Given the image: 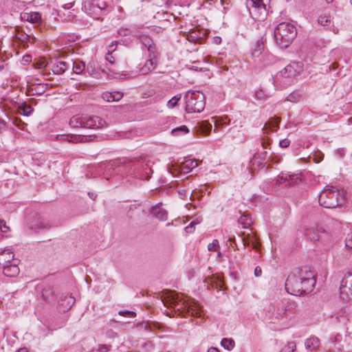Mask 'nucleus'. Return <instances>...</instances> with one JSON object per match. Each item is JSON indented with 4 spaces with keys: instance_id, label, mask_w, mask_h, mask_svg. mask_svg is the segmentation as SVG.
I'll return each mask as SVG.
<instances>
[{
    "instance_id": "f257e3e1",
    "label": "nucleus",
    "mask_w": 352,
    "mask_h": 352,
    "mask_svg": "<svg viewBox=\"0 0 352 352\" xmlns=\"http://www.w3.org/2000/svg\"><path fill=\"white\" fill-rule=\"evenodd\" d=\"M297 34L295 27L289 23H280L274 30V36L276 43L280 48L289 47Z\"/></svg>"
},
{
    "instance_id": "f03ea898",
    "label": "nucleus",
    "mask_w": 352,
    "mask_h": 352,
    "mask_svg": "<svg viewBox=\"0 0 352 352\" xmlns=\"http://www.w3.org/2000/svg\"><path fill=\"white\" fill-rule=\"evenodd\" d=\"M302 71L300 62H292L283 69V74L287 73V78H283L282 74H276L273 77V83L277 89H283L292 85L294 78Z\"/></svg>"
},
{
    "instance_id": "7ed1b4c3",
    "label": "nucleus",
    "mask_w": 352,
    "mask_h": 352,
    "mask_svg": "<svg viewBox=\"0 0 352 352\" xmlns=\"http://www.w3.org/2000/svg\"><path fill=\"white\" fill-rule=\"evenodd\" d=\"M302 71L300 62H292L283 69V74L287 73V78H283L282 74H276L273 77V83L277 89H283L292 85L294 78Z\"/></svg>"
},
{
    "instance_id": "20e7f679",
    "label": "nucleus",
    "mask_w": 352,
    "mask_h": 352,
    "mask_svg": "<svg viewBox=\"0 0 352 352\" xmlns=\"http://www.w3.org/2000/svg\"><path fill=\"white\" fill-rule=\"evenodd\" d=\"M186 113H200L205 108V96L198 91H188L185 95Z\"/></svg>"
},
{
    "instance_id": "39448f33",
    "label": "nucleus",
    "mask_w": 352,
    "mask_h": 352,
    "mask_svg": "<svg viewBox=\"0 0 352 352\" xmlns=\"http://www.w3.org/2000/svg\"><path fill=\"white\" fill-rule=\"evenodd\" d=\"M340 192L333 186H326L319 195L318 201L321 206L327 208H333L339 205L338 196Z\"/></svg>"
},
{
    "instance_id": "423d86ee",
    "label": "nucleus",
    "mask_w": 352,
    "mask_h": 352,
    "mask_svg": "<svg viewBox=\"0 0 352 352\" xmlns=\"http://www.w3.org/2000/svg\"><path fill=\"white\" fill-rule=\"evenodd\" d=\"M302 270L298 275L296 274H291L288 276L285 282L286 291L294 296L302 295Z\"/></svg>"
},
{
    "instance_id": "0eeeda50",
    "label": "nucleus",
    "mask_w": 352,
    "mask_h": 352,
    "mask_svg": "<svg viewBox=\"0 0 352 352\" xmlns=\"http://www.w3.org/2000/svg\"><path fill=\"white\" fill-rule=\"evenodd\" d=\"M134 170L135 177L142 180L149 179L153 173L150 162L145 160H142L135 164Z\"/></svg>"
},
{
    "instance_id": "6e6552de",
    "label": "nucleus",
    "mask_w": 352,
    "mask_h": 352,
    "mask_svg": "<svg viewBox=\"0 0 352 352\" xmlns=\"http://www.w3.org/2000/svg\"><path fill=\"white\" fill-rule=\"evenodd\" d=\"M316 279L313 272L305 270L302 271V295L311 292L315 286Z\"/></svg>"
},
{
    "instance_id": "1a4fd4ad",
    "label": "nucleus",
    "mask_w": 352,
    "mask_h": 352,
    "mask_svg": "<svg viewBox=\"0 0 352 352\" xmlns=\"http://www.w3.org/2000/svg\"><path fill=\"white\" fill-rule=\"evenodd\" d=\"M164 306L175 309L179 305V298L175 292H167L162 295Z\"/></svg>"
},
{
    "instance_id": "9d476101",
    "label": "nucleus",
    "mask_w": 352,
    "mask_h": 352,
    "mask_svg": "<svg viewBox=\"0 0 352 352\" xmlns=\"http://www.w3.org/2000/svg\"><path fill=\"white\" fill-rule=\"evenodd\" d=\"M85 12L95 19H98L101 14V10L98 8L97 4L94 0H85L84 1Z\"/></svg>"
},
{
    "instance_id": "9b49d317",
    "label": "nucleus",
    "mask_w": 352,
    "mask_h": 352,
    "mask_svg": "<svg viewBox=\"0 0 352 352\" xmlns=\"http://www.w3.org/2000/svg\"><path fill=\"white\" fill-rule=\"evenodd\" d=\"M105 124V121L98 116L84 117V128L98 129Z\"/></svg>"
},
{
    "instance_id": "f8f14e48",
    "label": "nucleus",
    "mask_w": 352,
    "mask_h": 352,
    "mask_svg": "<svg viewBox=\"0 0 352 352\" xmlns=\"http://www.w3.org/2000/svg\"><path fill=\"white\" fill-rule=\"evenodd\" d=\"M153 215L160 221H165L168 219V212L162 207V204L159 203L151 208Z\"/></svg>"
},
{
    "instance_id": "ddd939ff",
    "label": "nucleus",
    "mask_w": 352,
    "mask_h": 352,
    "mask_svg": "<svg viewBox=\"0 0 352 352\" xmlns=\"http://www.w3.org/2000/svg\"><path fill=\"white\" fill-rule=\"evenodd\" d=\"M14 260V254L8 248L0 249V265L3 267Z\"/></svg>"
},
{
    "instance_id": "4468645a",
    "label": "nucleus",
    "mask_w": 352,
    "mask_h": 352,
    "mask_svg": "<svg viewBox=\"0 0 352 352\" xmlns=\"http://www.w3.org/2000/svg\"><path fill=\"white\" fill-rule=\"evenodd\" d=\"M70 67V64L63 60H56L52 66V70L54 74H63Z\"/></svg>"
},
{
    "instance_id": "2eb2a0df",
    "label": "nucleus",
    "mask_w": 352,
    "mask_h": 352,
    "mask_svg": "<svg viewBox=\"0 0 352 352\" xmlns=\"http://www.w3.org/2000/svg\"><path fill=\"white\" fill-rule=\"evenodd\" d=\"M19 267L17 263H8L3 267V273L8 277H15L19 274Z\"/></svg>"
},
{
    "instance_id": "dca6fc26",
    "label": "nucleus",
    "mask_w": 352,
    "mask_h": 352,
    "mask_svg": "<svg viewBox=\"0 0 352 352\" xmlns=\"http://www.w3.org/2000/svg\"><path fill=\"white\" fill-rule=\"evenodd\" d=\"M140 42L145 47H146L149 55L155 57L156 48L153 41L149 36L146 35H142L140 37Z\"/></svg>"
},
{
    "instance_id": "f3484780",
    "label": "nucleus",
    "mask_w": 352,
    "mask_h": 352,
    "mask_svg": "<svg viewBox=\"0 0 352 352\" xmlns=\"http://www.w3.org/2000/svg\"><path fill=\"white\" fill-rule=\"evenodd\" d=\"M183 305L185 307L184 309L188 314L195 317H201V308L196 302L192 301V303H187L186 305L183 303Z\"/></svg>"
},
{
    "instance_id": "a211bd4d",
    "label": "nucleus",
    "mask_w": 352,
    "mask_h": 352,
    "mask_svg": "<svg viewBox=\"0 0 352 352\" xmlns=\"http://www.w3.org/2000/svg\"><path fill=\"white\" fill-rule=\"evenodd\" d=\"M320 344V340L316 336H311L309 338L306 339L305 342V346L307 351L309 352H313L316 351Z\"/></svg>"
},
{
    "instance_id": "6ab92c4d",
    "label": "nucleus",
    "mask_w": 352,
    "mask_h": 352,
    "mask_svg": "<svg viewBox=\"0 0 352 352\" xmlns=\"http://www.w3.org/2000/svg\"><path fill=\"white\" fill-rule=\"evenodd\" d=\"M318 23L322 26H327V29L333 32L335 34H337L338 32V30L337 28H335L333 25H331V16L329 14L320 15L318 19Z\"/></svg>"
},
{
    "instance_id": "aec40b11",
    "label": "nucleus",
    "mask_w": 352,
    "mask_h": 352,
    "mask_svg": "<svg viewBox=\"0 0 352 352\" xmlns=\"http://www.w3.org/2000/svg\"><path fill=\"white\" fill-rule=\"evenodd\" d=\"M149 58L146 61L144 65L140 67V74L142 75H146L151 72L155 65V63L154 62V58L153 56L148 55Z\"/></svg>"
},
{
    "instance_id": "412c9836",
    "label": "nucleus",
    "mask_w": 352,
    "mask_h": 352,
    "mask_svg": "<svg viewBox=\"0 0 352 352\" xmlns=\"http://www.w3.org/2000/svg\"><path fill=\"white\" fill-rule=\"evenodd\" d=\"M263 48H264V45H263V42H261L259 40L256 41L252 45V48H251L250 54H251L252 57V58L259 57L262 54Z\"/></svg>"
},
{
    "instance_id": "4be33fe9",
    "label": "nucleus",
    "mask_w": 352,
    "mask_h": 352,
    "mask_svg": "<svg viewBox=\"0 0 352 352\" xmlns=\"http://www.w3.org/2000/svg\"><path fill=\"white\" fill-rule=\"evenodd\" d=\"M280 179H283L284 181H289V184L292 185L294 183H297L298 181L300 179V176L298 174H292L290 173H281Z\"/></svg>"
},
{
    "instance_id": "5701e85b",
    "label": "nucleus",
    "mask_w": 352,
    "mask_h": 352,
    "mask_svg": "<svg viewBox=\"0 0 352 352\" xmlns=\"http://www.w3.org/2000/svg\"><path fill=\"white\" fill-rule=\"evenodd\" d=\"M122 96L123 94L119 91L114 93L106 92L102 94V98L108 102L119 101Z\"/></svg>"
},
{
    "instance_id": "b1692460",
    "label": "nucleus",
    "mask_w": 352,
    "mask_h": 352,
    "mask_svg": "<svg viewBox=\"0 0 352 352\" xmlns=\"http://www.w3.org/2000/svg\"><path fill=\"white\" fill-rule=\"evenodd\" d=\"M197 166L198 163L197 160L191 159L187 160L183 163L182 166V171L184 173H188Z\"/></svg>"
},
{
    "instance_id": "393cba45",
    "label": "nucleus",
    "mask_w": 352,
    "mask_h": 352,
    "mask_svg": "<svg viewBox=\"0 0 352 352\" xmlns=\"http://www.w3.org/2000/svg\"><path fill=\"white\" fill-rule=\"evenodd\" d=\"M267 156V152L263 151L261 152H256L253 157V164H256L258 166L262 165L265 161Z\"/></svg>"
},
{
    "instance_id": "a878e982",
    "label": "nucleus",
    "mask_w": 352,
    "mask_h": 352,
    "mask_svg": "<svg viewBox=\"0 0 352 352\" xmlns=\"http://www.w3.org/2000/svg\"><path fill=\"white\" fill-rule=\"evenodd\" d=\"M252 10L250 12L252 14L253 12L260 11L261 14L263 13V16H265V5L263 3L262 0H252Z\"/></svg>"
},
{
    "instance_id": "bb28decb",
    "label": "nucleus",
    "mask_w": 352,
    "mask_h": 352,
    "mask_svg": "<svg viewBox=\"0 0 352 352\" xmlns=\"http://www.w3.org/2000/svg\"><path fill=\"white\" fill-rule=\"evenodd\" d=\"M296 307L294 302H282V309L284 310L283 312H278V317L284 318L287 316L288 313L291 311V310L295 309Z\"/></svg>"
},
{
    "instance_id": "cd10ccee",
    "label": "nucleus",
    "mask_w": 352,
    "mask_h": 352,
    "mask_svg": "<svg viewBox=\"0 0 352 352\" xmlns=\"http://www.w3.org/2000/svg\"><path fill=\"white\" fill-rule=\"evenodd\" d=\"M19 113L21 116H30L33 111V108L31 105L23 102L18 107Z\"/></svg>"
},
{
    "instance_id": "c85d7f7f",
    "label": "nucleus",
    "mask_w": 352,
    "mask_h": 352,
    "mask_svg": "<svg viewBox=\"0 0 352 352\" xmlns=\"http://www.w3.org/2000/svg\"><path fill=\"white\" fill-rule=\"evenodd\" d=\"M86 72H87L91 76L96 78H99V72L94 61H90L88 63Z\"/></svg>"
},
{
    "instance_id": "c756f323",
    "label": "nucleus",
    "mask_w": 352,
    "mask_h": 352,
    "mask_svg": "<svg viewBox=\"0 0 352 352\" xmlns=\"http://www.w3.org/2000/svg\"><path fill=\"white\" fill-rule=\"evenodd\" d=\"M69 125L74 128H84V117L73 116L69 120Z\"/></svg>"
},
{
    "instance_id": "7c9ffc66",
    "label": "nucleus",
    "mask_w": 352,
    "mask_h": 352,
    "mask_svg": "<svg viewBox=\"0 0 352 352\" xmlns=\"http://www.w3.org/2000/svg\"><path fill=\"white\" fill-rule=\"evenodd\" d=\"M73 72L77 74H82L85 69V64L79 60H76L72 63Z\"/></svg>"
},
{
    "instance_id": "2f4dec72",
    "label": "nucleus",
    "mask_w": 352,
    "mask_h": 352,
    "mask_svg": "<svg viewBox=\"0 0 352 352\" xmlns=\"http://www.w3.org/2000/svg\"><path fill=\"white\" fill-rule=\"evenodd\" d=\"M221 345L225 349L231 351L235 346L234 341L231 338H223L221 341Z\"/></svg>"
},
{
    "instance_id": "473e14b6",
    "label": "nucleus",
    "mask_w": 352,
    "mask_h": 352,
    "mask_svg": "<svg viewBox=\"0 0 352 352\" xmlns=\"http://www.w3.org/2000/svg\"><path fill=\"white\" fill-rule=\"evenodd\" d=\"M189 132L188 127L186 125H182L171 131V134L175 136L184 135Z\"/></svg>"
},
{
    "instance_id": "72a5a7b5",
    "label": "nucleus",
    "mask_w": 352,
    "mask_h": 352,
    "mask_svg": "<svg viewBox=\"0 0 352 352\" xmlns=\"http://www.w3.org/2000/svg\"><path fill=\"white\" fill-rule=\"evenodd\" d=\"M212 124L209 123L206 121H203L200 124V129L206 135H208L210 133V132L212 130Z\"/></svg>"
},
{
    "instance_id": "f704fd0d",
    "label": "nucleus",
    "mask_w": 352,
    "mask_h": 352,
    "mask_svg": "<svg viewBox=\"0 0 352 352\" xmlns=\"http://www.w3.org/2000/svg\"><path fill=\"white\" fill-rule=\"evenodd\" d=\"M280 122V119L278 118L272 119L266 123L264 126V129L267 130V127L268 126L270 131H273L272 128H278V124Z\"/></svg>"
},
{
    "instance_id": "c9c22d12",
    "label": "nucleus",
    "mask_w": 352,
    "mask_h": 352,
    "mask_svg": "<svg viewBox=\"0 0 352 352\" xmlns=\"http://www.w3.org/2000/svg\"><path fill=\"white\" fill-rule=\"evenodd\" d=\"M27 20L33 23H37L41 20V14L38 12H32L28 15Z\"/></svg>"
},
{
    "instance_id": "e433bc0d",
    "label": "nucleus",
    "mask_w": 352,
    "mask_h": 352,
    "mask_svg": "<svg viewBox=\"0 0 352 352\" xmlns=\"http://www.w3.org/2000/svg\"><path fill=\"white\" fill-rule=\"evenodd\" d=\"M98 8H100L101 12L104 10L108 6L109 0H94Z\"/></svg>"
},
{
    "instance_id": "4c0bfd02",
    "label": "nucleus",
    "mask_w": 352,
    "mask_h": 352,
    "mask_svg": "<svg viewBox=\"0 0 352 352\" xmlns=\"http://www.w3.org/2000/svg\"><path fill=\"white\" fill-rule=\"evenodd\" d=\"M230 122V120H228L227 118H221L218 120H214V124L215 126L214 131L220 126L228 124Z\"/></svg>"
},
{
    "instance_id": "58836bf2",
    "label": "nucleus",
    "mask_w": 352,
    "mask_h": 352,
    "mask_svg": "<svg viewBox=\"0 0 352 352\" xmlns=\"http://www.w3.org/2000/svg\"><path fill=\"white\" fill-rule=\"evenodd\" d=\"M181 99V95H176L174 97H173L170 100L168 101V106L170 108L175 107L177 104L178 101Z\"/></svg>"
},
{
    "instance_id": "ea45409f",
    "label": "nucleus",
    "mask_w": 352,
    "mask_h": 352,
    "mask_svg": "<svg viewBox=\"0 0 352 352\" xmlns=\"http://www.w3.org/2000/svg\"><path fill=\"white\" fill-rule=\"evenodd\" d=\"M219 246V241L217 239L213 240V241L208 244V249L210 252L217 251V248Z\"/></svg>"
},
{
    "instance_id": "a19ab883",
    "label": "nucleus",
    "mask_w": 352,
    "mask_h": 352,
    "mask_svg": "<svg viewBox=\"0 0 352 352\" xmlns=\"http://www.w3.org/2000/svg\"><path fill=\"white\" fill-rule=\"evenodd\" d=\"M119 314L127 317L134 318L136 316V313L132 311H120Z\"/></svg>"
},
{
    "instance_id": "79ce46f5",
    "label": "nucleus",
    "mask_w": 352,
    "mask_h": 352,
    "mask_svg": "<svg viewBox=\"0 0 352 352\" xmlns=\"http://www.w3.org/2000/svg\"><path fill=\"white\" fill-rule=\"evenodd\" d=\"M286 349L289 352H294L296 349V342L294 341L289 342L287 344Z\"/></svg>"
},
{
    "instance_id": "37998d69",
    "label": "nucleus",
    "mask_w": 352,
    "mask_h": 352,
    "mask_svg": "<svg viewBox=\"0 0 352 352\" xmlns=\"http://www.w3.org/2000/svg\"><path fill=\"white\" fill-rule=\"evenodd\" d=\"M345 245L349 249H352V233L349 234L345 240Z\"/></svg>"
},
{
    "instance_id": "c03bdc74",
    "label": "nucleus",
    "mask_w": 352,
    "mask_h": 352,
    "mask_svg": "<svg viewBox=\"0 0 352 352\" xmlns=\"http://www.w3.org/2000/svg\"><path fill=\"white\" fill-rule=\"evenodd\" d=\"M0 230L3 232H7L9 230V227L6 226L4 220L0 219Z\"/></svg>"
},
{
    "instance_id": "a18cd8bd",
    "label": "nucleus",
    "mask_w": 352,
    "mask_h": 352,
    "mask_svg": "<svg viewBox=\"0 0 352 352\" xmlns=\"http://www.w3.org/2000/svg\"><path fill=\"white\" fill-rule=\"evenodd\" d=\"M197 224L195 221H192L188 226L185 228L187 233H192L195 229V225Z\"/></svg>"
},
{
    "instance_id": "49530a36",
    "label": "nucleus",
    "mask_w": 352,
    "mask_h": 352,
    "mask_svg": "<svg viewBox=\"0 0 352 352\" xmlns=\"http://www.w3.org/2000/svg\"><path fill=\"white\" fill-rule=\"evenodd\" d=\"M290 144V141L288 139H283L279 142V146L282 148H287Z\"/></svg>"
},
{
    "instance_id": "de8ad7c7",
    "label": "nucleus",
    "mask_w": 352,
    "mask_h": 352,
    "mask_svg": "<svg viewBox=\"0 0 352 352\" xmlns=\"http://www.w3.org/2000/svg\"><path fill=\"white\" fill-rule=\"evenodd\" d=\"M66 300H67V306L68 307V309H70L72 305L74 303V298H72L71 296H69V297L65 296V300H62V301Z\"/></svg>"
},
{
    "instance_id": "09e8293b",
    "label": "nucleus",
    "mask_w": 352,
    "mask_h": 352,
    "mask_svg": "<svg viewBox=\"0 0 352 352\" xmlns=\"http://www.w3.org/2000/svg\"><path fill=\"white\" fill-rule=\"evenodd\" d=\"M116 47H117V43L116 42H112L109 46H108V52L107 53H111L112 54V52H113L116 49Z\"/></svg>"
},
{
    "instance_id": "8fccbe9b",
    "label": "nucleus",
    "mask_w": 352,
    "mask_h": 352,
    "mask_svg": "<svg viewBox=\"0 0 352 352\" xmlns=\"http://www.w3.org/2000/svg\"><path fill=\"white\" fill-rule=\"evenodd\" d=\"M105 59L107 61H108L111 64H113L114 63V58L112 56V54L111 53H107L105 56Z\"/></svg>"
},
{
    "instance_id": "3c124183",
    "label": "nucleus",
    "mask_w": 352,
    "mask_h": 352,
    "mask_svg": "<svg viewBox=\"0 0 352 352\" xmlns=\"http://www.w3.org/2000/svg\"><path fill=\"white\" fill-rule=\"evenodd\" d=\"M51 294L52 292L50 289H45L42 292V296L44 300H47L48 299V294Z\"/></svg>"
},
{
    "instance_id": "603ef678",
    "label": "nucleus",
    "mask_w": 352,
    "mask_h": 352,
    "mask_svg": "<svg viewBox=\"0 0 352 352\" xmlns=\"http://www.w3.org/2000/svg\"><path fill=\"white\" fill-rule=\"evenodd\" d=\"M284 310L282 309V302L281 303H279L278 305H277V309H276V312L275 314L276 315V318H278V319H280L281 318L278 317V312H283Z\"/></svg>"
},
{
    "instance_id": "864d4df0",
    "label": "nucleus",
    "mask_w": 352,
    "mask_h": 352,
    "mask_svg": "<svg viewBox=\"0 0 352 352\" xmlns=\"http://www.w3.org/2000/svg\"><path fill=\"white\" fill-rule=\"evenodd\" d=\"M110 349L109 346L102 344L99 346V351L100 352H108Z\"/></svg>"
},
{
    "instance_id": "5fc2aeb1",
    "label": "nucleus",
    "mask_w": 352,
    "mask_h": 352,
    "mask_svg": "<svg viewBox=\"0 0 352 352\" xmlns=\"http://www.w3.org/2000/svg\"><path fill=\"white\" fill-rule=\"evenodd\" d=\"M38 88H36L35 89H31L30 90V91H31V95H38V94H41L44 90H40V89H37Z\"/></svg>"
},
{
    "instance_id": "6e6d98bb",
    "label": "nucleus",
    "mask_w": 352,
    "mask_h": 352,
    "mask_svg": "<svg viewBox=\"0 0 352 352\" xmlns=\"http://www.w3.org/2000/svg\"><path fill=\"white\" fill-rule=\"evenodd\" d=\"M261 274H262L261 268L259 266H256L254 269V275L256 277H258L261 275Z\"/></svg>"
},
{
    "instance_id": "4d7b16f0",
    "label": "nucleus",
    "mask_w": 352,
    "mask_h": 352,
    "mask_svg": "<svg viewBox=\"0 0 352 352\" xmlns=\"http://www.w3.org/2000/svg\"><path fill=\"white\" fill-rule=\"evenodd\" d=\"M255 96L258 99H262L263 98V96H264V94L263 92L261 90V91H256L255 92Z\"/></svg>"
},
{
    "instance_id": "13d9d810",
    "label": "nucleus",
    "mask_w": 352,
    "mask_h": 352,
    "mask_svg": "<svg viewBox=\"0 0 352 352\" xmlns=\"http://www.w3.org/2000/svg\"><path fill=\"white\" fill-rule=\"evenodd\" d=\"M6 126V122L0 119V133H1L3 130L5 129Z\"/></svg>"
},
{
    "instance_id": "bf43d9fd",
    "label": "nucleus",
    "mask_w": 352,
    "mask_h": 352,
    "mask_svg": "<svg viewBox=\"0 0 352 352\" xmlns=\"http://www.w3.org/2000/svg\"><path fill=\"white\" fill-rule=\"evenodd\" d=\"M75 140L78 141V142H83V141H87V138L85 137H81L80 135H79L78 137H75Z\"/></svg>"
},
{
    "instance_id": "052dcab7",
    "label": "nucleus",
    "mask_w": 352,
    "mask_h": 352,
    "mask_svg": "<svg viewBox=\"0 0 352 352\" xmlns=\"http://www.w3.org/2000/svg\"><path fill=\"white\" fill-rule=\"evenodd\" d=\"M208 352H220V351L217 348L212 346L208 349Z\"/></svg>"
},
{
    "instance_id": "680f3d73",
    "label": "nucleus",
    "mask_w": 352,
    "mask_h": 352,
    "mask_svg": "<svg viewBox=\"0 0 352 352\" xmlns=\"http://www.w3.org/2000/svg\"><path fill=\"white\" fill-rule=\"evenodd\" d=\"M73 4L72 3H65L63 6V7L65 8V9H69L72 7Z\"/></svg>"
},
{
    "instance_id": "e2e57ef3",
    "label": "nucleus",
    "mask_w": 352,
    "mask_h": 352,
    "mask_svg": "<svg viewBox=\"0 0 352 352\" xmlns=\"http://www.w3.org/2000/svg\"><path fill=\"white\" fill-rule=\"evenodd\" d=\"M21 124L22 125H23V124H24V123H23V122H22V121H21V120H19V122H18L17 120H16V121H15V124H16V126H18L19 127H20V128H21V129H22L23 127H22V126H21V125H20Z\"/></svg>"
},
{
    "instance_id": "0e129e2a",
    "label": "nucleus",
    "mask_w": 352,
    "mask_h": 352,
    "mask_svg": "<svg viewBox=\"0 0 352 352\" xmlns=\"http://www.w3.org/2000/svg\"><path fill=\"white\" fill-rule=\"evenodd\" d=\"M277 74H282V76H283L282 78L283 79L287 78V73L283 74V69H282L281 71L278 72Z\"/></svg>"
},
{
    "instance_id": "69168bd1",
    "label": "nucleus",
    "mask_w": 352,
    "mask_h": 352,
    "mask_svg": "<svg viewBox=\"0 0 352 352\" xmlns=\"http://www.w3.org/2000/svg\"><path fill=\"white\" fill-rule=\"evenodd\" d=\"M88 195H89V197L91 199H94V200L95 199V198H96V195L94 192H89V193H88Z\"/></svg>"
},
{
    "instance_id": "338daca9",
    "label": "nucleus",
    "mask_w": 352,
    "mask_h": 352,
    "mask_svg": "<svg viewBox=\"0 0 352 352\" xmlns=\"http://www.w3.org/2000/svg\"><path fill=\"white\" fill-rule=\"evenodd\" d=\"M262 146L264 149L267 148V145L268 144L266 142L262 141L261 142Z\"/></svg>"
},
{
    "instance_id": "774afa93",
    "label": "nucleus",
    "mask_w": 352,
    "mask_h": 352,
    "mask_svg": "<svg viewBox=\"0 0 352 352\" xmlns=\"http://www.w3.org/2000/svg\"><path fill=\"white\" fill-rule=\"evenodd\" d=\"M17 352H28V350L26 348H21L17 351Z\"/></svg>"
}]
</instances>
